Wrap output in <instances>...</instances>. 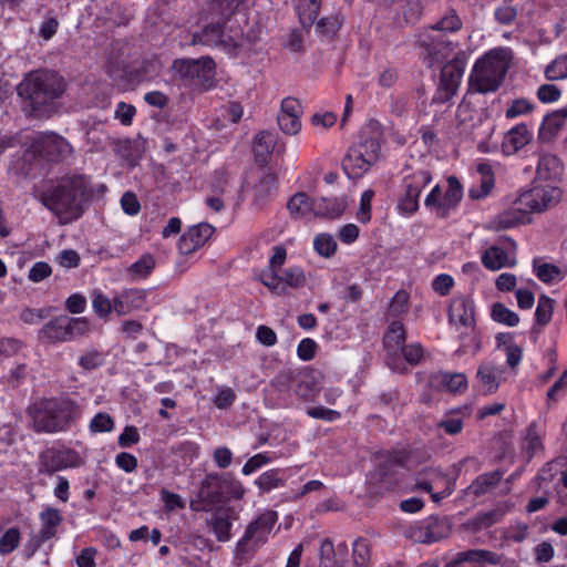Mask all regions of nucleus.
Listing matches in <instances>:
<instances>
[{
	"label": "nucleus",
	"instance_id": "f257e3e1",
	"mask_svg": "<svg viewBox=\"0 0 567 567\" xmlns=\"http://www.w3.org/2000/svg\"><path fill=\"white\" fill-rule=\"evenodd\" d=\"M35 192V198L56 216L60 225L78 220L93 198L90 179L81 174L48 179Z\"/></svg>",
	"mask_w": 567,
	"mask_h": 567
},
{
	"label": "nucleus",
	"instance_id": "f03ea898",
	"mask_svg": "<svg viewBox=\"0 0 567 567\" xmlns=\"http://www.w3.org/2000/svg\"><path fill=\"white\" fill-rule=\"evenodd\" d=\"M80 413L78 403L68 396L38 398L25 410L28 426L38 434L68 432Z\"/></svg>",
	"mask_w": 567,
	"mask_h": 567
},
{
	"label": "nucleus",
	"instance_id": "7ed1b4c3",
	"mask_svg": "<svg viewBox=\"0 0 567 567\" xmlns=\"http://www.w3.org/2000/svg\"><path fill=\"white\" fill-rule=\"evenodd\" d=\"M17 90L34 116H48L64 93L65 82L54 72L35 71L28 74Z\"/></svg>",
	"mask_w": 567,
	"mask_h": 567
},
{
	"label": "nucleus",
	"instance_id": "20e7f679",
	"mask_svg": "<svg viewBox=\"0 0 567 567\" xmlns=\"http://www.w3.org/2000/svg\"><path fill=\"white\" fill-rule=\"evenodd\" d=\"M509 68L506 49H495L478 59L470 75V87L477 93H491L498 90Z\"/></svg>",
	"mask_w": 567,
	"mask_h": 567
},
{
	"label": "nucleus",
	"instance_id": "39448f33",
	"mask_svg": "<svg viewBox=\"0 0 567 567\" xmlns=\"http://www.w3.org/2000/svg\"><path fill=\"white\" fill-rule=\"evenodd\" d=\"M245 494L243 484L229 474H208L203 481L199 498L209 506L230 499H240Z\"/></svg>",
	"mask_w": 567,
	"mask_h": 567
},
{
	"label": "nucleus",
	"instance_id": "423d86ee",
	"mask_svg": "<svg viewBox=\"0 0 567 567\" xmlns=\"http://www.w3.org/2000/svg\"><path fill=\"white\" fill-rule=\"evenodd\" d=\"M380 142L374 137L360 141L351 146L342 161V168L349 178L363 176L379 161Z\"/></svg>",
	"mask_w": 567,
	"mask_h": 567
},
{
	"label": "nucleus",
	"instance_id": "0eeeda50",
	"mask_svg": "<svg viewBox=\"0 0 567 567\" xmlns=\"http://www.w3.org/2000/svg\"><path fill=\"white\" fill-rule=\"evenodd\" d=\"M87 322L83 318L56 317L45 323L39 332V339L51 343L65 342L83 336Z\"/></svg>",
	"mask_w": 567,
	"mask_h": 567
},
{
	"label": "nucleus",
	"instance_id": "6e6552de",
	"mask_svg": "<svg viewBox=\"0 0 567 567\" xmlns=\"http://www.w3.org/2000/svg\"><path fill=\"white\" fill-rule=\"evenodd\" d=\"M276 522L277 513L272 511H267L252 520L237 544L238 551L240 554H250L266 544Z\"/></svg>",
	"mask_w": 567,
	"mask_h": 567
},
{
	"label": "nucleus",
	"instance_id": "1a4fd4ad",
	"mask_svg": "<svg viewBox=\"0 0 567 567\" xmlns=\"http://www.w3.org/2000/svg\"><path fill=\"white\" fill-rule=\"evenodd\" d=\"M259 280L276 295H287L288 289H299L306 286L307 277L299 266H291L282 271H261Z\"/></svg>",
	"mask_w": 567,
	"mask_h": 567
},
{
	"label": "nucleus",
	"instance_id": "9d476101",
	"mask_svg": "<svg viewBox=\"0 0 567 567\" xmlns=\"http://www.w3.org/2000/svg\"><path fill=\"white\" fill-rule=\"evenodd\" d=\"M465 64V54L462 52L455 54L451 61L444 64L441 71L440 87L433 102L445 103L455 95L464 74Z\"/></svg>",
	"mask_w": 567,
	"mask_h": 567
},
{
	"label": "nucleus",
	"instance_id": "9b49d317",
	"mask_svg": "<svg viewBox=\"0 0 567 567\" xmlns=\"http://www.w3.org/2000/svg\"><path fill=\"white\" fill-rule=\"evenodd\" d=\"M560 189L551 185H537L533 188L523 192L516 204L520 205L528 212L542 213L560 200Z\"/></svg>",
	"mask_w": 567,
	"mask_h": 567
},
{
	"label": "nucleus",
	"instance_id": "f8f14e48",
	"mask_svg": "<svg viewBox=\"0 0 567 567\" xmlns=\"http://www.w3.org/2000/svg\"><path fill=\"white\" fill-rule=\"evenodd\" d=\"M34 151L50 162H60L72 154L71 144L62 136L50 132L41 133L32 143Z\"/></svg>",
	"mask_w": 567,
	"mask_h": 567
},
{
	"label": "nucleus",
	"instance_id": "ddd939ff",
	"mask_svg": "<svg viewBox=\"0 0 567 567\" xmlns=\"http://www.w3.org/2000/svg\"><path fill=\"white\" fill-rule=\"evenodd\" d=\"M431 182L427 171H417L404 178V194L400 198L398 207L404 214H413L419 208V196L422 188Z\"/></svg>",
	"mask_w": 567,
	"mask_h": 567
},
{
	"label": "nucleus",
	"instance_id": "4468645a",
	"mask_svg": "<svg viewBox=\"0 0 567 567\" xmlns=\"http://www.w3.org/2000/svg\"><path fill=\"white\" fill-rule=\"evenodd\" d=\"M192 44H202L210 48L219 45L225 50H233L240 43L238 38L226 35L220 23H210L200 32L193 34Z\"/></svg>",
	"mask_w": 567,
	"mask_h": 567
},
{
	"label": "nucleus",
	"instance_id": "2eb2a0df",
	"mask_svg": "<svg viewBox=\"0 0 567 567\" xmlns=\"http://www.w3.org/2000/svg\"><path fill=\"white\" fill-rule=\"evenodd\" d=\"M301 114L302 106L300 102L291 96L285 97L281 101L280 111L277 116L280 130L287 135H296L301 128Z\"/></svg>",
	"mask_w": 567,
	"mask_h": 567
},
{
	"label": "nucleus",
	"instance_id": "dca6fc26",
	"mask_svg": "<svg viewBox=\"0 0 567 567\" xmlns=\"http://www.w3.org/2000/svg\"><path fill=\"white\" fill-rule=\"evenodd\" d=\"M447 318L452 327L462 324L473 330V323L476 321L473 301L464 296L454 297L447 310Z\"/></svg>",
	"mask_w": 567,
	"mask_h": 567
},
{
	"label": "nucleus",
	"instance_id": "f3484780",
	"mask_svg": "<svg viewBox=\"0 0 567 567\" xmlns=\"http://www.w3.org/2000/svg\"><path fill=\"white\" fill-rule=\"evenodd\" d=\"M146 306V291L137 288L125 289L114 297V311L118 316H126L143 310Z\"/></svg>",
	"mask_w": 567,
	"mask_h": 567
},
{
	"label": "nucleus",
	"instance_id": "a211bd4d",
	"mask_svg": "<svg viewBox=\"0 0 567 567\" xmlns=\"http://www.w3.org/2000/svg\"><path fill=\"white\" fill-rule=\"evenodd\" d=\"M214 228L206 223L190 227L178 240V250L183 255L194 252L210 238Z\"/></svg>",
	"mask_w": 567,
	"mask_h": 567
},
{
	"label": "nucleus",
	"instance_id": "6ab92c4d",
	"mask_svg": "<svg viewBox=\"0 0 567 567\" xmlns=\"http://www.w3.org/2000/svg\"><path fill=\"white\" fill-rule=\"evenodd\" d=\"M451 532L450 524L445 519L430 517L413 534L419 543L432 544L449 536Z\"/></svg>",
	"mask_w": 567,
	"mask_h": 567
},
{
	"label": "nucleus",
	"instance_id": "aec40b11",
	"mask_svg": "<svg viewBox=\"0 0 567 567\" xmlns=\"http://www.w3.org/2000/svg\"><path fill=\"white\" fill-rule=\"evenodd\" d=\"M278 176L272 172H260L252 186V205L256 208L264 207L276 194Z\"/></svg>",
	"mask_w": 567,
	"mask_h": 567
},
{
	"label": "nucleus",
	"instance_id": "412c9836",
	"mask_svg": "<svg viewBox=\"0 0 567 567\" xmlns=\"http://www.w3.org/2000/svg\"><path fill=\"white\" fill-rule=\"evenodd\" d=\"M411 453L406 451H392L386 452L380 456L379 470L380 475L384 480L385 488L392 487V481H386V477L392 475L398 467L411 468Z\"/></svg>",
	"mask_w": 567,
	"mask_h": 567
},
{
	"label": "nucleus",
	"instance_id": "4be33fe9",
	"mask_svg": "<svg viewBox=\"0 0 567 567\" xmlns=\"http://www.w3.org/2000/svg\"><path fill=\"white\" fill-rule=\"evenodd\" d=\"M348 546L346 543L338 545L334 549L333 543L326 538L320 547L321 567H346Z\"/></svg>",
	"mask_w": 567,
	"mask_h": 567
},
{
	"label": "nucleus",
	"instance_id": "5701e85b",
	"mask_svg": "<svg viewBox=\"0 0 567 567\" xmlns=\"http://www.w3.org/2000/svg\"><path fill=\"white\" fill-rule=\"evenodd\" d=\"M215 62L210 58H202L198 60H179L174 62V69L184 78L206 76L213 72Z\"/></svg>",
	"mask_w": 567,
	"mask_h": 567
},
{
	"label": "nucleus",
	"instance_id": "b1692460",
	"mask_svg": "<svg viewBox=\"0 0 567 567\" xmlns=\"http://www.w3.org/2000/svg\"><path fill=\"white\" fill-rule=\"evenodd\" d=\"M527 212L520 205L504 210L489 221L492 230H504L524 224L527 220Z\"/></svg>",
	"mask_w": 567,
	"mask_h": 567
},
{
	"label": "nucleus",
	"instance_id": "393cba45",
	"mask_svg": "<svg viewBox=\"0 0 567 567\" xmlns=\"http://www.w3.org/2000/svg\"><path fill=\"white\" fill-rule=\"evenodd\" d=\"M62 519L61 512L53 507H47L40 513L41 529L38 534V546L55 536L56 528Z\"/></svg>",
	"mask_w": 567,
	"mask_h": 567
},
{
	"label": "nucleus",
	"instance_id": "a878e982",
	"mask_svg": "<svg viewBox=\"0 0 567 567\" xmlns=\"http://www.w3.org/2000/svg\"><path fill=\"white\" fill-rule=\"evenodd\" d=\"M532 133L525 124H518L509 130L503 141V150L507 154H514L530 143Z\"/></svg>",
	"mask_w": 567,
	"mask_h": 567
},
{
	"label": "nucleus",
	"instance_id": "bb28decb",
	"mask_svg": "<svg viewBox=\"0 0 567 567\" xmlns=\"http://www.w3.org/2000/svg\"><path fill=\"white\" fill-rule=\"evenodd\" d=\"M453 328L458 332V339L461 342L457 353L472 352L473 354H476L481 351L482 337L477 329L476 321L473 323V330L462 324Z\"/></svg>",
	"mask_w": 567,
	"mask_h": 567
},
{
	"label": "nucleus",
	"instance_id": "cd10ccee",
	"mask_svg": "<svg viewBox=\"0 0 567 567\" xmlns=\"http://www.w3.org/2000/svg\"><path fill=\"white\" fill-rule=\"evenodd\" d=\"M455 122L461 134L470 135L480 122V114L471 103L463 101L456 109Z\"/></svg>",
	"mask_w": 567,
	"mask_h": 567
},
{
	"label": "nucleus",
	"instance_id": "c85d7f7f",
	"mask_svg": "<svg viewBox=\"0 0 567 567\" xmlns=\"http://www.w3.org/2000/svg\"><path fill=\"white\" fill-rule=\"evenodd\" d=\"M483 266L492 271L499 270L504 267H514L516 265L515 257L508 256L505 250L498 246H492L482 254Z\"/></svg>",
	"mask_w": 567,
	"mask_h": 567
},
{
	"label": "nucleus",
	"instance_id": "c756f323",
	"mask_svg": "<svg viewBox=\"0 0 567 567\" xmlns=\"http://www.w3.org/2000/svg\"><path fill=\"white\" fill-rule=\"evenodd\" d=\"M502 367L494 361H484L478 365L477 378L486 393H494L499 385Z\"/></svg>",
	"mask_w": 567,
	"mask_h": 567
},
{
	"label": "nucleus",
	"instance_id": "7c9ffc66",
	"mask_svg": "<svg viewBox=\"0 0 567 567\" xmlns=\"http://www.w3.org/2000/svg\"><path fill=\"white\" fill-rule=\"evenodd\" d=\"M503 475L504 472L501 470L483 473L472 482L466 492L475 497L482 496L495 488L503 478Z\"/></svg>",
	"mask_w": 567,
	"mask_h": 567
},
{
	"label": "nucleus",
	"instance_id": "2f4dec72",
	"mask_svg": "<svg viewBox=\"0 0 567 567\" xmlns=\"http://www.w3.org/2000/svg\"><path fill=\"white\" fill-rule=\"evenodd\" d=\"M277 143V135L269 131H262L255 136L252 151L256 161L265 165L274 152Z\"/></svg>",
	"mask_w": 567,
	"mask_h": 567
},
{
	"label": "nucleus",
	"instance_id": "473e14b6",
	"mask_svg": "<svg viewBox=\"0 0 567 567\" xmlns=\"http://www.w3.org/2000/svg\"><path fill=\"white\" fill-rule=\"evenodd\" d=\"M346 209V203L338 198L315 199L313 215L322 218H338Z\"/></svg>",
	"mask_w": 567,
	"mask_h": 567
},
{
	"label": "nucleus",
	"instance_id": "72a5a7b5",
	"mask_svg": "<svg viewBox=\"0 0 567 567\" xmlns=\"http://www.w3.org/2000/svg\"><path fill=\"white\" fill-rule=\"evenodd\" d=\"M406 336L403 323L400 321H393L383 338V344L385 349L393 355L399 354V350L404 346Z\"/></svg>",
	"mask_w": 567,
	"mask_h": 567
},
{
	"label": "nucleus",
	"instance_id": "f704fd0d",
	"mask_svg": "<svg viewBox=\"0 0 567 567\" xmlns=\"http://www.w3.org/2000/svg\"><path fill=\"white\" fill-rule=\"evenodd\" d=\"M477 173L481 175L480 186H473L470 189V196L473 199H481L487 196L494 187V174L489 164H478Z\"/></svg>",
	"mask_w": 567,
	"mask_h": 567
},
{
	"label": "nucleus",
	"instance_id": "c9c22d12",
	"mask_svg": "<svg viewBox=\"0 0 567 567\" xmlns=\"http://www.w3.org/2000/svg\"><path fill=\"white\" fill-rule=\"evenodd\" d=\"M315 200L308 194L298 192L290 197L287 203V209L291 217L302 218L313 213Z\"/></svg>",
	"mask_w": 567,
	"mask_h": 567
},
{
	"label": "nucleus",
	"instance_id": "e433bc0d",
	"mask_svg": "<svg viewBox=\"0 0 567 567\" xmlns=\"http://www.w3.org/2000/svg\"><path fill=\"white\" fill-rule=\"evenodd\" d=\"M561 174V164L557 156L544 154L539 157L536 176L539 179H555Z\"/></svg>",
	"mask_w": 567,
	"mask_h": 567
},
{
	"label": "nucleus",
	"instance_id": "4c0bfd02",
	"mask_svg": "<svg viewBox=\"0 0 567 567\" xmlns=\"http://www.w3.org/2000/svg\"><path fill=\"white\" fill-rule=\"evenodd\" d=\"M567 120V107L559 109L557 111L547 114L539 131L543 136H554L565 125Z\"/></svg>",
	"mask_w": 567,
	"mask_h": 567
},
{
	"label": "nucleus",
	"instance_id": "58836bf2",
	"mask_svg": "<svg viewBox=\"0 0 567 567\" xmlns=\"http://www.w3.org/2000/svg\"><path fill=\"white\" fill-rule=\"evenodd\" d=\"M320 9L319 0H300L297 6L300 23L308 29L315 23Z\"/></svg>",
	"mask_w": 567,
	"mask_h": 567
},
{
	"label": "nucleus",
	"instance_id": "ea45409f",
	"mask_svg": "<svg viewBox=\"0 0 567 567\" xmlns=\"http://www.w3.org/2000/svg\"><path fill=\"white\" fill-rule=\"evenodd\" d=\"M280 474V470L266 471L256 478L255 484L261 493H268L275 488L284 486L285 480Z\"/></svg>",
	"mask_w": 567,
	"mask_h": 567
},
{
	"label": "nucleus",
	"instance_id": "a19ab883",
	"mask_svg": "<svg viewBox=\"0 0 567 567\" xmlns=\"http://www.w3.org/2000/svg\"><path fill=\"white\" fill-rule=\"evenodd\" d=\"M155 265V258L151 254H145L127 268V274L133 279H144L151 275Z\"/></svg>",
	"mask_w": 567,
	"mask_h": 567
},
{
	"label": "nucleus",
	"instance_id": "79ce46f5",
	"mask_svg": "<svg viewBox=\"0 0 567 567\" xmlns=\"http://www.w3.org/2000/svg\"><path fill=\"white\" fill-rule=\"evenodd\" d=\"M491 317L494 321L507 327H516L520 321L519 316L502 302L492 306Z\"/></svg>",
	"mask_w": 567,
	"mask_h": 567
},
{
	"label": "nucleus",
	"instance_id": "37998d69",
	"mask_svg": "<svg viewBox=\"0 0 567 567\" xmlns=\"http://www.w3.org/2000/svg\"><path fill=\"white\" fill-rule=\"evenodd\" d=\"M370 558V542L367 538H358L352 548L353 567H369Z\"/></svg>",
	"mask_w": 567,
	"mask_h": 567
},
{
	"label": "nucleus",
	"instance_id": "c03bdc74",
	"mask_svg": "<svg viewBox=\"0 0 567 567\" xmlns=\"http://www.w3.org/2000/svg\"><path fill=\"white\" fill-rule=\"evenodd\" d=\"M451 43L445 42L443 39H434L431 35L425 37L421 40V47H423L430 59V65L432 66L433 62H437L441 59H445L449 54L442 52L441 47H449Z\"/></svg>",
	"mask_w": 567,
	"mask_h": 567
},
{
	"label": "nucleus",
	"instance_id": "a18cd8bd",
	"mask_svg": "<svg viewBox=\"0 0 567 567\" xmlns=\"http://www.w3.org/2000/svg\"><path fill=\"white\" fill-rule=\"evenodd\" d=\"M435 380L443 384L450 392H461L467 385V379L464 373H440L435 375Z\"/></svg>",
	"mask_w": 567,
	"mask_h": 567
},
{
	"label": "nucleus",
	"instance_id": "49530a36",
	"mask_svg": "<svg viewBox=\"0 0 567 567\" xmlns=\"http://www.w3.org/2000/svg\"><path fill=\"white\" fill-rule=\"evenodd\" d=\"M554 299L546 295L539 296L535 311L537 324L545 327L550 322L554 312Z\"/></svg>",
	"mask_w": 567,
	"mask_h": 567
},
{
	"label": "nucleus",
	"instance_id": "de8ad7c7",
	"mask_svg": "<svg viewBox=\"0 0 567 567\" xmlns=\"http://www.w3.org/2000/svg\"><path fill=\"white\" fill-rule=\"evenodd\" d=\"M545 78L548 81H560L567 79V54L558 55L545 69Z\"/></svg>",
	"mask_w": 567,
	"mask_h": 567
},
{
	"label": "nucleus",
	"instance_id": "09e8293b",
	"mask_svg": "<svg viewBox=\"0 0 567 567\" xmlns=\"http://www.w3.org/2000/svg\"><path fill=\"white\" fill-rule=\"evenodd\" d=\"M449 188L444 195L443 203L439 205L440 210L454 208L462 198V186L455 177H449Z\"/></svg>",
	"mask_w": 567,
	"mask_h": 567
},
{
	"label": "nucleus",
	"instance_id": "8fccbe9b",
	"mask_svg": "<svg viewBox=\"0 0 567 567\" xmlns=\"http://www.w3.org/2000/svg\"><path fill=\"white\" fill-rule=\"evenodd\" d=\"M65 466L66 465L62 462L61 455L54 453L53 451H48L40 455V473L53 474L64 468Z\"/></svg>",
	"mask_w": 567,
	"mask_h": 567
},
{
	"label": "nucleus",
	"instance_id": "3c124183",
	"mask_svg": "<svg viewBox=\"0 0 567 567\" xmlns=\"http://www.w3.org/2000/svg\"><path fill=\"white\" fill-rule=\"evenodd\" d=\"M209 524L219 542H227L230 538L231 523L227 516L215 514L210 518Z\"/></svg>",
	"mask_w": 567,
	"mask_h": 567
},
{
	"label": "nucleus",
	"instance_id": "603ef678",
	"mask_svg": "<svg viewBox=\"0 0 567 567\" xmlns=\"http://www.w3.org/2000/svg\"><path fill=\"white\" fill-rule=\"evenodd\" d=\"M24 348L25 344L20 339L13 337L0 338V358L10 359L17 357Z\"/></svg>",
	"mask_w": 567,
	"mask_h": 567
},
{
	"label": "nucleus",
	"instance_id": "864d4df0",
	"mask_svg": "<svg viewBox=\"0 0 567 567\" xmlns=\"http://www.w3.org/2000/svg\"><path fill=\"white\" fill-rule=\"evenodd\" d=\"M92 307L94 312L101 318L106 319L114 310V298L110 300L100 291L93 293Z\"/></svg>",
	"mask_w": 567,
	"mask_h": 567
},
{
	"label": "nucleus",
	"instance_id": "5fc2aeb1",
	"mask_svg": "<svg viewBox=\"0 0 567 567\" xmlns=\"http://www.w3.org/2000/svg\"><path fill=\"white\" fill-rule=\"evenodd\" d=\"M316 251L323 257H331L337 250V241L329 234H319L313 239Z\"/></svg>",
	"mask_w": 567,
	"mask_h": 567
},
{
	"label": "nucleus",
	"instance_id": "6e6d98bb",
	"mask_svg": "<svg viewBox=\"0 0 567 567\" xmlns=\"http://www.w3.org/2000/svg\"><path fill=\"white\" fill-rule=\"evenodd\" d=\"M462 27V21L455 12H450L435 24L430 27L432 31L455 32Z\"/></svg>",
	"mask_w": 567,
	"mask_h": 567
},
{
	"label": "nucleus",
	"instance_id": "4d7b16f0",
	"mask_svg": "<svg viewBox=\"0 0 567 567\" xmlns=\"http://www.w3.org/2000/svg\"><path fill=\"white\" fill-rule=\"evenodd\" d=\"M20 542V532L18 528H9L0 538V554H10Z\"/></svg>",
	"mask_w": 567,
	"mask_h": 567
},
{
	"label": "nucleus",
	"instance_id": "13d9d810",
	"mask_svg": "<svg viewBox=\"0 0 567 567\" xmlns=\"http://www.w3.org/2000/svg\"><path fill=\"white\" fill-rule=\"evenodd\" d=\"M534 105L526 99H516L508 105L505 115L507 118H515L517 116L532 112Z\"/></svg>",
	"mask_w": 567,
	"mask_h": 567
},
{
	"label": "nucleus",
	"instance_id": "bf43d9fd",
	"mask_svg": "<svg viewBox=\"0 0 567 567\" xmlns=\"http://www.w3.org/2000/svg\"><path fill=\"white\" fill-rule=\"evenodd\" d=\"M114 427V421L107 413H97L90 422V430L93 433L110 432Z\"/></svg>",
	"mask_w": 567,
	"mask_h": 567
},
{
	"label": "nucleus",
	"instance_id": "052dcab7",
	"mask_svg": "<svg viewBox=\"0 0 567 567\" xmlns=\"http://www.w3.org/2000/svg\"><path fill=\"white\" fill-rule=\"evenodd\" d=\"M524 447L528 453H530V455L543 449L542 439L537 431L536 423H532L527 427Z\"/></svg>",
	"mask_w": 567,
	"mask_h": 567
},
{
	"label": "nucleus",
	"instance_id": "680f3d73",
	"mask_svg": "<svg viewBox=\"0 0 567 567\" xmlns=\"http://www.w3.org/2000/svg\"><path fill=\"white\" fill-rule=\"evenodd\" d=\"M373 195H374V193L371 189L363 192L361 195L360 207H359L357 217H358L359 221H361L363 224L370 221V219H371V202H372Z\"/></svg>",
	"mask_w": 567,
	"mask_h": 567
},
{
	"label": "nucleus",
	"instance_id": "e2e57ef3",
	"mask_svg": "<svg viewBox=\"0 0 567 567\" xmlns=\"http://www.w3.org/2000/svg\"><path fill=\"white\" fill-rule=\"evenodd\" d=\"M104 362L103 355L97 350H89L79 359V364L85 370H93L102 365Z\"/></svg>",
	"mask_w": 567,
	"mask_h": 567
},
{
	"label": "nucleus",
	"instance_id": "0e129e2a",
	"mask_svg": "<svg viewBox=\"0 0 567 567\" xmlns=\"http://www.w3.org/2000/svg\"><path fill=\"white\" fill-rule=\"evenodd\" d=\"M295 380V373L290 369L279 371L271 380V385L278 391H288Z\"/></svg>",
	"mask_w": 567,
	"mask_h": 567
},
{
	"label": "nucleus",
	"instance_id": "69168bd1",
	"mask_svg": "<svg viewBox=\"0 0 567 567\" xmlns=\"http://www.w3.org/2000/svg\"><path fill=\"white\" fill-rule=\"evenodd\" d=\"M135 114V106L125 102H120L114 112L115 118L126 126L132 124Z\"/></svg>",
	"mask_w": 567,
	"mask_h": 567
},
{
	"label": "nucleus",
	"instance_id": "338daca9",
	"mask_svg": "<svg viewBox=\"0 0 567 567\" xmlns=\"http://www.w3.org/2000/svg\"><path fill=\"white\" fill-rule=\"evenodd\" d=\"M567 394V370L558 378V380L548 389L547 399L549 401H557L559 398Z\"/></svg>",
	"mask_w": 567,
	"mask_h": 567
},
{
	"label": "nucleus",
	"instance_id": "774afa93",
	"mask_svg": "<svg viewBox=\"0 0 567 567\" xmlns=\"http://www.w3.org/2000/svg\"><path fill=\"white\" fill-rule=\"evenodd\" d=\"M454 286V279L452 276L441 274L436 276L432 281L433 290L440 296H447Z\"/></svg>",
	"mask_w": 567,
	"mask_h": 567
}]
</instances>
